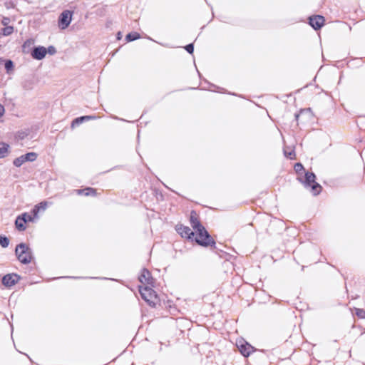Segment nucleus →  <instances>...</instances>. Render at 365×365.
<instances>
[{
	"instance_id": "obj_30",
	"label": "nucleus",
	"mask_w": 365,
	"mask_h": 365,
	"mask_svg": "<svg viewBox=\"0 0 365 365\" xmlns=\"http://www.w3.org/2000/svg\"><path fill=\"white\" fill-rule=\"evenodd\" d=\"M16 167H21L24 161H13Z\"/></svg>"
},
{
	"instance_id": "obj_31",
	"label": "nucleus",
	"mask_w": 365,
	"mask_h": 365,
	"mask_svg": "<svg viewBox=\"0 0 365 365\" xmlns=\"http://www.w3.org/2000/svg\"><path fill=\"white\" fill-rule=\"evenodd\" d=\"M4 111V107L0 103V117L3 116Z\"/></svg>"
},
{
	"instance_id": "obj_6",
	"label": "nucleus",
	"mask_w": 365,
	"mask_h": 365,
	"mask_svg": "<svg viewBox=\"0 0 365 365\" xmlns=\"http://www.w3.org/2000/svg\"><path fill=\"white\" fill-rule=\"evenodd\" d=\"M21 279V277L16 273L5 274L1 279L2 284L6 287H11L17 284Z\"/></svg>"
},
{
	"instance_id": "obj_19",
	"label": "nucleus",
	"mask_w": 365,
	"mask_h": 365,
	"mask_svg": "<svg viewBox=\"0 0 365 365\" xmlns=\"http://www.w3.org/2000/svg\"><path fill=\"white\" fill-rule=\"evenodd\" d=\"M140 38V34L137 32L129 33L126 35L125 39L127 41H133Z\"/></svg>"
},
{
	"instance_id": "obj_18",
	"label": "nucleus",
	"mask_w": 365,
	"mask_h": 365,
	"mask_svg": "<svg viewBox=\"0 0 365 365\" xmlns=\"http://www.w3.org/2000/svg\"><path fill=\"white\" fill-rule=\"evenodd\" d=\"M294 169L298 176H302V174H304L307 172L301 163H297L294 165Z\"/></svg>"
},
{
	"instance_id": "obj_4",
	"label": "nucleus",
	"mask_w": 365,
	"mask_h": 365,
	"mask_svg": "<svg viewBox=\"0 0 365 365\" xmlns=\"http://www.w3.org/2000/svg\"><path fill=\"white\" fill-rule=\"evenodd\" d=\"M139 292L142 298L147 302L150 306H155V301L157 300V294L150 287H139Z\"/></svg>"
},
{
	"instance_id": "obj_35",
	"label": "nucleus",
	"mask_w": 365,
	"mask_h": 365,
	"mask_svg": "<svg viewBox=\"0 0 365 365\" xmlns=\"http://www.w3.org/2000/svg\"><path fill=\"white\" fill-rule=\"evenodd\" d=\"M2 61H3V60L1 58H0V63L2 62Z\"/></svg>"
},
{
	"instance_id": "obj_29",
	"label": "nucleus",
	"mask_w": 365,
	"mask_h": 365,
	"mask_svg": "<svg viewBox=\"0 0 365 365\" xmlns=\"http://www.w3.org/2000/svg\"><path fill=\"white\" fill-rule=\"evenodd\" d=\"M82 118H84V121L89 120H94V119L97 118V117L95 115H84V116H82Z\"/></svg>"
},
{
	"instance_id": "obj_14",
	"label": "nucleus",
	"mask_w": 365,
	"mask_h": 365,
	"mask_svg": "<svg viewBox=\"0 0 365 365\" xmlns=\"http://www.w3.org/2000/svg\"><path fill=\"white\" fill-rule=\"evenodd\" d=\"M25 223L26 220L21 215L18 216L15 220L16 227L19 231H24L26 230Z\"/></svg>"
},
{
	"instance_id": "obj_24",
	"label": "nucleus",
	"mask_w": 365,
	"mask_h": 365,
	"mask_svg": "<svg viewBox=\"0 0 365 365\" xmlns=\"http://www.w3.org/2000/svg\"><path fill=\"white\" fill-rule=\"evenodd\" d=\"M4 66H5V69L6 70V71L9 72L14 68V63L11 60H6L5 61Z\"/></svg>"
},
{
	"instance_id": "obj_26",
	"label": "nucleus",
	"mask_w": 365,
	"mask_h": 365,
	"mask_svg": "<svg viewBox=\"0 0 365 365\" xmlns=\"http://www.w3.org/2000/svg\"><path fill=\"white\" fill-rule=\"evenodd\" d=\"M185 50L189 53H192L193 51H194V46H193V43H190L188 45H187L185 47Z\"/></svg>"
},
{
	"instance_id": "obj_33",
	"label": "nucleus",
	"mask_w": 365,
	"mask_h": 365,
	"mask_svg": "<svg viewBox=\"0 0 365 365\" xmlns=\"http://www.w3.org/2000/svg\"><path fill=\"white\" fill-rule=\"evenodd\" d=\"M284 155H285V156L289 157V158H290V160H292V159H293V157H292V156H291V155H292V152H289V155H287V152H286V151H284Z\"/></svg>"
},
{
	"instance_id": "obj_17",
	"label": "nucleus",
	"mask_w": 365,
	"mask_h": 365,
	"mask_svg": "<svg viewBox=\"0 0 365 365\" xmlns=\"http://www.w3.org/2000/svg\"><path fill=\"white\" fill-rule=\"evenodd\" d=\"M9 145L4 143H0V158L7 156Z\"/></svg>"
},
{
	"instance_id": "obj_32",
	"label": "nucleus",
	"mask_w": 365,
	"mask_h": 365,
	"mask_svg": "<svg viewBox=\"0 0 365 365\" xmlns=\"http://www.w3.org/2000/svg\"><path fill=\"white\" fill-rule=\"evenodd\" d=\"M31 44V41H26L24 45H23V48H25L26 46L28 45V46H30Z\"/></svg>"
},
{
	"instance_id": "obj_5",
	"label": "nucleus",
	"mask_w": 365,
	"mask_h": 365,
	"mask_svg": "<svg viewBox=\"0 0 365 365\" xmlns=\"http://www.w3.org/2000/svg\"><path fill=\"white\" fill-rule=\"evenodd\" d=\"M73 13L69 10H64L59 16L58 26L61 30L68 27L72 21Z\"/></svg>"
},
{
	"instance_id": "obj_16",
	"label": "nucleus",
	"mask_w": 365,
	"mask_h": 365,
	"mask_svg": "<svg viewBox=\"0 0 365 365\" xmlns=\"http://www.w3.org/2000/svg\"><path fill=\"white\" fill-rule=\"evenodd\" d=\"M37 157V153L34 152H29L17 157L15 160H36Z\"/></svg>"
},
{
	"instance_id": "obj_1",
	"label": "nucleus",
	"mask_w": 365,
	"mask_h": 365,
	"mask_svg": "<svg viewBox=\"0 0 365 365\" xmlns=\"http://www.w3.org/2000/svg\"><path fill=\"white\" fill-rule=\"evenodd\" d=\"M297 180L306 189H309L314 196L318 195L322 190V187L316 182V175L312 172H305L304 176H298Z\"/></svg>"
},
{
	"instance_id": "obj_25",
	"label": "nucleus",
	"mask_w": 365,
	"mask_h": 365,
	"mask_svg": "<svg viewBox=\"0 0 365 365\" xmlns=\"http://www.w3.org/2000/svg\"><path fill=\"white\" fill-rule=\"evenodd\" d=\"M21 217H22L23 218H24V219H25V220H26V223L27 222H31V221H32V220H33V217H32V216H31V215H29V214L26 213V212H25V213L22 214V215H21Z\"/></svg>"
},
{
	"instance_id": "obj_28",
	"label": "nucleus",
	"mask_w": 365,
	"mask_h": 365,
	"mask_svg": "<svg viewBox=\"0 0 365 365\" xmlns=\"http://www.w3.org/2000/svg\"><path fill=\"white\" fill-rule=\"evenodd\" d=\"M46 50H47V52H48V53L51 54V55H53V54L56 53V50L55 47H54V46H50L48 48V49H46Z\"/></svg>"
},
{
	"instance_id": "obj_15",
	"label": "nucleus",
	"mask_w": 365,
	"mask_h": 365,
	"mask_svg": "<svg viewBox=\"0 0 365 365\" xmlns=\"http://www.w3.org/2000/svg\"><path fill=\"white\" fill-rule=\"evenodd\" d=\"M75 192L78 195H84L86 196L95 195L96 193V190L92 187H86L85 189H78V190H76Z\"/></svg>"
},
{
	"instance_id": "obj_7",
	"label": "nucleus",
	"mask_w": 365,
	"mask_h": 365,
	"mask_svg": "<svg viewBox=\"0 0 365 365\" xmlns=\"http://www.w3.org/2000/svg\"><path fill=\"white\" fill-rule=\"evenodd\" d=\"M237 346L240 353L245 357L249 356L254 351V347L245 341H240Z\"/></svg>"
},
{
	"instance_id": "obj_22",
	"label": "nucleus",
	"mask_w": 365,
	"mask_h": 365,
	"mask_svg": "<svg viewBox=\"0 0 365 365\" xmlns=\"http://www.w3.org/2000/svg\"><path fill=\"white\" fill-rule=\"evenodd\" d=\"M14 31V27L11 26H6L1 30V34L4 36H9Z\"/></svg>"
},
{
	"instance_id": "obj_10",
	"label": "nucleus",
	"mask_w": 365,
	"mask_h": 365,
	"mask_svg": "<svg viewBox=\"0 0 365 365\" xmlns=\"http://www.w3.org/2000/svg\"><path fill=\"white\" fill-rule=\"evenodd\" d=\"M309 20L310 26L315 30L319 29L324 25V19L322 16L309 17Z\"/></svg>"
},
{
	"instance_id": "obj_3",
	"label": "nucleus",
	"mask_w": 365,
	"mask_h": 365,
	"mask_svg": "<svg viewBox=\"0 0 365 365\" xmlns=\"http://www.w3.org/2000/svg\"><path fill=\"white\" fill-rule=\"evenodd\" d=\"M195 231L196 233L195 240L198 245L205 247L209 246L215 247L216 243L215 240L212 238L205 227H203V229L199 228Z\"/></svg>"
},
{
	"instance_id": "obj_27",
	"label": "nucleus",
	"mask_w": 365,
	"mask_h": 365,
	"mask_svg": "<svg viewBox=\"0 0 365 365\" xmlns=\"http://www.w3.org/2000/svg\"><path fill=\"white\" fill-rule=\"evenodd\" d=\"M11 20L9 17H4L1 20V24L6 26L9 25V24L10 23Z\"/></svg>"
},
{
	"instance_id": "obj_8",
	"label": "nucleus",
	"mask_w": 365,
	"mask_h": 365,
	"mask_svg": "<svg viewBox=\"0 0 365 365\" xmlns=\"http://www.w3.org/2000/svg\"><path fill=\"white\" fill-rule=\"evenodd\" d=\"M140 282L146 286H153L154 279L152 277L150 272L147 269L142 270L141 274L139 276Z\"/></svg>"
},
{
	"instance_id": "obj_20",
	"label": "nucleus",
	"mask_w": 365,
	"mask_h": 365,
	"mask_svg": "<svg viewBox=\"0 0 365 365\" xmlns=\"http://www.w3.org/2000/svg\"><path fill=\"white\" fill-rule=\"evenodd\" d=\"M84 121V118L82 116L75 118L71 125V128H74L78 126L80 124L83 123Z\"/></svg>"
},
{
	"instance_id": "obj_9",
	"label": "nucleus",
	"mask_w": 365,
	"mask_h": 365,
	"mask_svg": "<svg viewBox=\"0 0 365 365\" xmlns=\"http://www.w3.org/2000/svg\"><path fill=\"white\" fill-rule=\"evenodd\" d=\"M47 53V50L43 46L34 47L31 51V56L36 60L43 59Z\"/></svg>"
},
{
	"instance_id": "obj_12",
	"label": "nucleus",
	"mask_w": 365,
	"mask_h": 365,
	"mask_svg": "<svg viewBox=\"0 0 365 365\" xmlns=\"http://www.w3.org/2000/svg\"><path fill=\"white\" fill-rule=\"evenodd\" d=\"M178 232L182 237L187 239H192L195 236V232L189 227L180 225L177 228Z\"/></svg>"
},
{
	"instance_id": "obj_21",
	"label": "nucleus",
	"mask_w": 365,
	"mask_h": 365,
	"mask_svg": "<svg viewBox=\"0 0 365 365\" xmlns=\"http://www.w3.org/2000/svg\"><path fill=\"white\" fill-rule=\"evenodd\" d=\"M9 238L4 235H0V245L2 247L6 248L9 246Z\"/></svg>"
},
{
	"instance_id": "obj_23",
	"label": "nucleus",
	"mask_w": 365,
	"mask_h": 365,
	"mask_svg": "<svg viewBox=\"0 0 365 365\" xmlns=\"http://www.w3.org/2000/svg\"><path fill=\"white\" fill-rule=\"evenodd\" d=\"M355 314L359 319H365V310L363 309L355 308Z\"/></svg>"
},
{
	"instance_id": "obj_2",
	"label": "nucleus",
	"mask_w": 365,
	"mask_h": 365,
	"mask_svg": "<svg viewBox=\"0 0 365 365\" xmlns=\"http://www.w3.org/2000/svg\"><path fill=\"white\" fill-rule=\"evenodd\" d=\"M15 254L19 262L24 264H29L33 259L32 250L25 243H20L16 247Z\"/></svg>"
},
{
	"instance_id": "obj_34",
	"label": "nucleus",
	"mask_w": 365,
	"mask_h": 365,
	"mask_svg": "<svg viewBox=\"0 0 365 365\" xmlns=\"http://www.w3.org/2000/svg\"><path fill=\"white\" fill-rule=\"evenodd\" d=\"M295 118H296V119L297 120V119H298V118H299V114H296V115H295Z\"/></svg>"
},
{
	"instance_id": "obj_11",
	"label": "nucleus",
	"mask_w": 365,
	"mask_h": 365,
	"mask_svg": "<svg viewBox=\"0 0 365 365\" xmlns=\"http://www.w3.org/2000/svg\"><path fill=\"white\" fill-rule=\"evenodd\" d=\"M190 222L194 230H196L199 228L203 229L204 226H202V225L200 223L198 219V215L195 210H192L190 212Z\"/></svg>"
},
{
	"instance_id": "obj_13",
	"label": "nucleus",
	"mask_w": 365,
	"mask_h": 365,
	"mask_svg": "<svg viewBox=\"0 0 365 365\" xmlns=\"http://www.w3.org/2000/svg\"><path fill=\"white\" fill-rule=\"evenodd\" d=\"M47 205H48V204H47V202H46V201L41 202L40 203L35 205L32 210V213H33L34 216L37 217L38 213L39 212L45 211L46 209L47 208Z\"/></svg>"
}]
</instances>
